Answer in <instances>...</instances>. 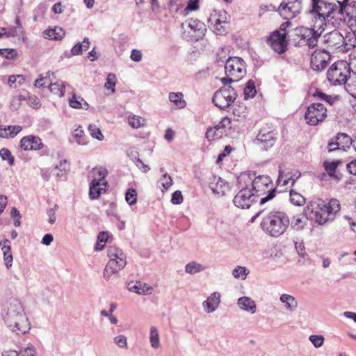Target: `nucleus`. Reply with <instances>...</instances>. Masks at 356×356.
<instances>
[{
    "label": "nucleus",
    "instance_id": "obj_1",
    "mask_svg": "<svg viewBox=\"0 0 356 356\" xmlns=\"http://www.w3.org/2000/svg\"><path fill=\"white\" fill-rule=\"evenodd\" d=\"M237 182H245L257 198L266 195L260 199V205L273 200L276 195V188L273 187V181L268 175L255 177L254 172H243L238 177Z\"/></svg>",
    "mask_w": 356,
    "mask_h": 356
},
{
    "label": "nucleus",
    "instance_id": "obj_2",
    "mask_svg": "<svg viewBox=\"0 0 356 356\" xmlns=\"http://www.w3.org/2000/svg\"><path fill=\"white\" fill-rule=\"evenodd\" d=\"M341 207L338 200L331 199L326 203L321 199L310 201L304 210L307 219L314 220L318 224L323 225L332 221Z\"/></svg>",
    "mask_w": 356,
    "mask_h": 356
},
{
    "label": "nucleus",
    "instance_id": "obj_3",
    "mask_svg": "<svg viewBox=\"0 0 356 356\" xmlns=\"http://www.w3.org/2000/svg\"><path fill=\"white\" fill-rule=\"evenodd\" d=\"M289 225L290 219L286 213L273 211L263 218L261 227L266 234L277 238L286 231Z\"/></svg>",
    "mask_w": 356,
    "mask_h": 356
},
{
    "label": "nucleus",
    "instance_id": "obj_4",
    "mask_svg": "<svg viewBox=\"0 0 356 356\" xmlns=\"http://www.w3.org/2000/svg\"><path fill=\"white\" fill-rule=\"evenodd\" d=\"M4 321L12 331L19 332L17 334H25L30 330L28 318L17 300L14 299L10 302Z\"/></svg>",
    "mask_w": 356,
    "mask_h": 356
},
{
    "label": "nucleus",
    "instance_id": "obj_5",
    "mask_svg": "<svg viewBox=\"0 0 356 356\" xmlns=\"http://www.w3.org/2000/svg\"><path fill=\"white\" fill-rule=\"evenodd\" d=\"M325 30L324 27H316L315 23H312L311 28L297 27L295 29V35L300 38L298 46L306 45L310 49L314 48L317 46L318 40ZM295 46L298 44H295Z\"/></svg>",
    "mask_w": 356,
    "mask_h": 356
},
{
    "label": "nucleus",
    "instance_id": "obj_6",
    "mask_svg": "<svg viewBox=\"0 0 356 356\" xmlns=\"http://www.w3.org/2000/svg\"><path fill=\"white\" fill-rule=\"evenodd\" d=\"M332 3L325 0H310L309 13L312 16V23H315L316 27L325 28V15Z\"/></svg>",
    "mask_w": 356,
    "mask_h": 356
},
{
    "label": "nucleus",
    "instance_id": "obj_7",
    "mask_svg": "<svg viewBox=\"0 0 356 356\" xmlns=\"http://www.w3.org/2000/svg\"><path fill=\"white\" fill-rule=\"evenodd\" d=\"M236 97L237 92L232 86L221 87L215 92L212 102L220 109L225 110L235 101Z\"/></svg>",
    "mask_w": 356,
    "mask_h": 356
},
{
    "label": "nucleus",
    "instance_id": "obj_8",
    "mask_svg": "<svg viewBox=\"0 0 356 356\" xmlns=\"http://www.w3.org/2000/svg\"><path fill=\"white\" fill-rule=\"evenodd\" d=\"M237 183L240 190L234 196L233 203L238 208L249 209L254 202H257V197L245 182Z\"/></svg>",
    "mask_w": 356,
    "mask_h": 356
},
{
    "label": "nucleus",
    "instance_id": "obj_9",
    "mask_svg": "<svg viewBox=\"0 0 356 356\" xmlns=\"http://www.w3.org/2000/svg\"><path fill=\"white\" fill-rule=\"evenodd\" d=\"M225 70L227 76H233L239 81L246 74V65L241 58L229 57L226 61Z\"/></svg>",
    "mask_w": 356,
    "mask_h": 356
},
{
    "label": "nucleus",
    "instance_id": "obj_10",
    "mask_svg": "<svg viewBox=\"0 0 356 356\" xmlns=\"http://www.w3.org/2000/svg\"><path fill=\"white\" fill-rule=\"evenodd\" d=\"M327 117V108L321 103H313L307 107L305 118L309 125L315 126Z\"/></svg>",
    "mask_w": 356,
    "mask_h": 356
},
{
    "label": "nucleus",
    "instance_id": "obj_11",
    "mask_svg": "<svg viewBox=\"0 0 356 356\" xmlns=\"http://www.w3.org/2000/svg\"><path fill=\"white\" fill-rule=\"evenodd\" d=\"M345 9L332 3L325 15V29L331 25L333 28L339 27L345 21Z\"/></svg>",
    "mask_w": 356,
    "mask_h": 356
},
{
    "label": "nucleus",
    "instance_id": "obj_12",
    "mask_svg": "<svg viewBox=\"0 0 356 356\" xmlns=\"http://www.w3.org/2000/svg\"><path fill=\"white\" fill-rule=\"evenodd\" d=\"M302 8V0H282L277 11L283 18L289 20L299 15Z\"/></svg>",
    "mask_w": 356,
    "mask_h": 356
},
{
    "label": "nucleus",
    "instance_id": "obj_13",
    "mask_svg": "<svg viewBox=\"0 0 356 356\" xmlns=\"http://www.w3.org/2000/svg\"><path fill=\"white\" fill-rule=\"evenodd\" d=\"M353 138L347 134L339 132L332 138L327 144L328 152H334L337 149L346 151L353 145Z\"/></svg>",
    "mask_w": 356,
    "mask_h": 356
},
{
    "label": "nucleus",
    "instance_id": "obj_14",
    "mask_svg": "<svg viewBox=\"0 0 356 356\" xmlns=\"http://www.w3.org/2000/svg\"><path fill=\"white\" fill-rule=\"evenodd\" d=\"M266 42L275 52L280 54H284L287 49L286 33L275 31L268 36Z\"/></svg>",
    "mask_w": 356,
    "mask_h": 356
},
{
    "label": "nucleus",
    "instance_id": "obj_15",
    "mask_svg": "<svg viewBox=\"0 0 356 356\" xmlns=\"http://www.w3.org/2000/svg\"><path fill=\"white\" fill-rule=\"evenodd\" d=\"M323 43L331 51H342L346 44L343 36L337 30L332 31L323 35Z\"/></svg>",
    "mask_w": 356,
    "mask_h": 356
},
{
    "label": "nucleus",
    "instance_id": "obj_16",
    "mask_svg": "<svg viewBox=\"0 0 356 356\" xmlns=\"http://www.w3.org/2000/svg\"><path fill=\"white\" fill-rule=\"evenodd\" d=\"M330 59L328 50L315 51L311 58V67L316 72H321L325 69Z\"/></svg>",
    "mask_w": 356,
    "mask_h": 356
},
{
    "label": "nucleus",
    "instance_id": "obj_17",
    "mask_svg": "<svg viewBox=\"0 0 356 356\" xmlns=\"http://www.w3.org/2000/svg\"><path fill=\"white\" fill-rule=\"evenodd\" d=\"M275 134L273 131H266L261 129L256 138L254 143L258 146L261 150H267L273 146L275 142Z\"/></svg>",
    "mask_w": 356,
    "mask_h": 356
},
{
    "label": "nucleus",
    "instance_id": "obj_18",
    "mask_svg": "<svg viewBox=\"0 0 356 356\" xmlns=\"http://www.w3.org/2000/svg\"><path fill=\"white\" fill-rule=\"evenodd\" d=\"M127 264L126 256L116 259H110L104 271V277L108 280L113 275H118V271Z\"/></svg>",
    "mask_w": 356,
    "mask_h": 356
},
{
    "label": "nucleus",
    "instance_id": "obj_19",
    "mask_svg": "<svg viewBox=\"0 0 356 356\" xmlns=\"http://www.w3.org/2000/svg\"><path fill=\"white\" fill-rule=\"evenodd\" d=\"M207 184L212 192L219 196L224 195L229 188V184L227 181L214 175H210L207 178Z\"/></svg>",
    "mask_w": 356,
    "mask_h": 356
},
{
    "label": "nucleus",
    "instance_id": "obj_20",
    "mask_svg": "<svg viewBox=\"0 0 356 356\" xmlns=\"http://www.w3.org/2000/svg\"><path fill=\"white\" fill-rule=\"evenodd\" d=\"M327 78L332 84L337 86L345 83L348 76L343 73V70L339 68L337 63H334L327 72Z\"/></svg>",
    "mask_w": 356,
    "mask_h": 356
},
{
    "label": "nucleus",
    "instance_id": "obj_21",
    "mask_svg": "<svg viewBox=\"0 0 356 356\" xmlns=\"http://www.w3.org/2000/svg\"><path fill=\"white\" fill-rule=\"evenodd\" d=\"M20 147L26 151L38 150L43 147V144L39 137L30 135L21 139Z\"/></svg>",
    "mask_w": 356,
    "mask_h": 356
},
{
    "label": "nucleus",
    "instance_id": "obj_22",
    "mask_svg": "<svg viewBox=\"0 0 356 356\" xmlns=\"http://www.w3.org/2000/svg\"><path fill=\"white\" fill-rule=\"evenodd\" d=\"M107 181L101 182L97 177H94L90 184L89 196L91 200L97 199L103 191H106Z\"/></svg>",
    "mask_w": 356,
    "mask_h": 356
},
{
    "label": "nucleus",
    "instance_id": "obj_23",
    "mask_svg": "<svg viewBox=\"0 0 356 356\" xmlns=\"http://www.w3.org/2000/svg\"><path fill=\"white\" fill-rule=\"evenodd\" d=\"M220 302V294L218 292H213L207 300L202 302L203 307L207 313L213 312Z\"/></svg>",
    "mask_w": 356,
    "mask_h": 356
},
{
    "label": "nucleus",
    "instance_id": "obj_24",
    "mask_svg": "<svg viewBox=\"0 0 356 356\" xmlns=\"http://www.w3.org/2000/svg\"><path fill=\"white\" fill-rule=\"evenodd\" d=\"M128 290L138 294H147L150 293L152 288L148 286L146 283L140 281L130 282L128 284Z\"/></svg>",
    "mask_w": 356,
    "mask_h": 356
},
{
    "label": "nucleus",
    "instance_id": "obj_25",
    "mask_svg": "<svg viewBox=\"0 0 356 356\" xmlns=\"http://www.w3.org/2000/svg\"><path fill=\"white\" fill-rule=\"evenodd\" d=\"M237 304L243 310L250 312L251 314L256 312L257 306L255 302L249 297L243 296L238 298Z\"/></svg>",
    "mask_w": 356,
    "mask_h": 356
},
{
    "label": "nucleus",
    "instance_id": "obj_26",
    "mask_svg": "<svg viewBox=\"0 0 356 356\" xmlns=\"http://www.w3.org/2000/svg\"><path fill=\"white\" fill-rule=\"evenodd\" d=\"M341 163V161L339 160L333 161L332 162L324 161L323 165L325 170L330 177H334L337 179H340L341 178V174H336V170Z\"/></svg>",
    "mask_w": 356,
    "mask_h": 356
},
{
    "label": "nucleus",
    "instance_id": "obj_27",
    "mask_svg": "<svg viewBox=\"0 0 356 356\" xmlns=\"http://www.w3.org/2000/svg\"><path fill=\"white\" fill-rule=\"evenodd\" d=\"M168 97L170 101L175 104L176 108L181 109L186 107V102L183 98L182 92H170Z\"/></svg>",
    "mask_w": 356,
    "mask_h": 356
},
{
    "label": "nucleus",
    "instance_id": "obj_28",
    "mask_svg": "<svg viewBox=\"0 0 356 356\" xmlns=\"http://www.w3.org/2000/svg\"><path fill=\"white\" fill-rule=\"evenodd\" d=\"M280 301L285 304V308L288 311L293 312L298 307L296 298L289 294H282L280 298Z\"/></svg>",
    "mask_w": 356,
    "mask_h": 356
},
{
    "label": "nucleus",
    "instance_id": "obj_29",
    "mask_svg": "<svg viewBox=\"0 0 356 356\" xmlns=\"http://www.w3.org/2000/svg\"><path fill=\"white\" fill-rule=\"evenodd\" d=\"M300 177V172H298V175L295 173L292 175H289L288 174H284V172L280 170L279 177L277 181L278 184L282 183V185L285 186L287 185L290 181H291V185L293 186Z\"/></svg>",
    "mask_w": 356,
    "mask_h": 356
},
{
    "label": "nucleus",
    "instance_id": "obj_30",
    "mask_svg": "<svg viewBox=\"0 0 356 356\" xmlns=\"http://www.w3.org/2000/svg\"><path fill=\"white\" fill-rule=\"evenodd\" d=\"M70 169V163L64 159L61 161L59 165H56L53 170V173L57 177L64 176Z\"/></svg>",
    "mask_w": 356,
    "mask_h": 356
},
{
    "label": "nucleus",
    "instance_id": "obj_31",
    "mask_svg": "<svg viewBox=\"0 0 356 356\" xmlns=\"http://www.w3.org/2000/svg\"><path fill=\"white\" fill-rule=\"evenodd\" d=\"M49 88L54 95H57L59 97H63L65 95V83L61 81H56L54 83H50L49 84Z\"/></svg>",
    "mask_w": 356,
    "mask_h": 356
},
{
    "label": "nucleus",
    "instance_id": "obj_32",
    "mask_svg": "<svg viewBox=\"0 0 356 356\" xmlns=\"http://www.w3.org/2000/svg\"><path fill=\"white\" fill-rule=\"evenodd\" d=\"M45 33L50 39L55 40H61L65 33L63 28L59 26H56L54 29H49L46 31Z\"/></svg>",
    "mask_w": 356,
    "mask_h": 356
},
{
    "label": "nucleus",
    "instance_id": "obj_33",
    "mask_svg": "<svg viewBox=\"0 0 356 356\" xmlns=\"http://www.w3.org/2000/svg\"><path fill=\"white\" fill-rule=\"evenodd\" d=\"M244 98L248 99L253 98L257 94L254 81L249 80L243 89Z\"/></svg>",
    "mask_w": 356,
    "mask_h": 356
},
{
    "label": "nucleus",
    "instance_id": "obj_34",
    "mask_svg": "<svg viewBox=\"0 0 356 356\" xmlns=\"http://www.w3.org/2000/svg\"><path fill=\"white\" fill-rule=\"evenodd\" d=\"M149 341L154 349L159 348L161 346L159 332L156 327L152 326L150 328Z\"/></svg>",
    "mask_w": 356,
    "mask_h": 356
},
{
    "label": "nucleus",
    "instance_id": "obj_35",
    "mask_svg": "<svg viewBox=\"0 0 356 356\" xmlns=\"http://www.w3.org/2000/svg\"><path fill=\"white\" fill-rule=\"evenodd\" d=\"M231 123L230 119L227 117H225L214 127L216 131L220 134V138H222L223 134L225 133L227 128H231Z\"/></svg>",
    "mask_w": 356,
    "mask_h": 356
},
{
    "label": "nucleus",
    "instance_id": "obj_36",
    "mask_svg": "<svg viewBox=\"0 0 356 356\" xmlns=\"http://www.w3.org/2000/svg\"><path fill=\"white\" fill-rule=\"evenodd\" d=\"M204 269H205V267H204L203 266H202L201 264H200L195 261L189 262L185 266L186 273L191 274V275L203 271Z\"/></svg>",
    "mask_w": 356,
    "mask_h": 356
},
{
    "label": "nucleus",
    "instance_id": "obj_37",
    "mask_svg": "<svg viewBox=\"0 0 356 356\" xmlns=\"http://www.w3.org/2000/svg\"><path fill=\"white\" fill-rule=\"evenodd\" d=\"M188 26L195 32H198L200 35H204L206 31L205 24L198 19H191L188 22Z\"/></svg>",
    "mask_w": 356,
    "mask_h": 356
},
{
    "label": "nucleus",
    "instance_id": "obj_38",
    "mask_svg": "<svg viewBox=\"0 0 356 356\" xmlns=\"http://www.w3.org/2000/svg\"><path fill=\"white\" fill-rule=\"evenodd\" d=\"M290 200L293 204L296 206H302L306 202V199L301 194L293 190L290 191Z\"/></svg>",
    "mask_w": 356,
    "mask_h": 356
},
{
    "label": "nucleus",
    "instance_id": "obj_39",
    "mask_svg": "<svg viewBox=\"0 0 356 356\" xmlns=\"http://www.w3.org/2000/svg\"><path fill=\"white\" fill-rule=\"evenodd\" d=\"M24 29L22 24H19V26H15L9 29L8 31H5V35L6 38L10 37H19L23 35Z\"/></svg>",
    "mask_w": 356,
    "mask_h": 356
},
{
    "label": "nucleus",
    "instance_id": "obj_40",
    "mask_svg": "<svg viewBox=\"0 0 356 356\" xmlns=\"http://www.w3.org/2000/svg\"><path fill=\"white\" fill-rule=\"evenodd\" d=\"M82 102H83V104L85 106H86V107L88 106V104L84 101V99L81 97H79L78 98L76 97L75 95H74L72 97V99H70L69 100V105L70 107L73 108H82ZM88 108H86L87 109Z\"/></svg>",
    "mask_w": 356,
    "mask_h": 356
},
{
    "label": "nucleus",
    "instance_id": "obj_41",
    "mask_svg": "<svg viewBox=\"0 0 356 356\" xmlns=\"http://www.w3.org/2000/svg\"><path fill=\"white\" fill-rule=\"evenodd\" d=\"M117 78L115 74L109 73L106 77V81L104 84V87L107 90H111V92H115V86L116 84Z\"/></svg>",
    "mask_w": 356,
    "mask_h": 356
},
{
    "label": "nucleus",
    "instance_id": "obj_42",
    "mask_svg": "<svg viewBox=\"0 0 356 356\" xmlns=\"http://www.w3.org/2000/svg\"><path fill=\"white\" fill-rule=\"evenodd\" d=\"M313 96L318 97L320 99L325 101V102L328 103L330 105L333 104L334 102L337 99V97L326 95L325 93L323 92L321 90H316L314 93Z\"/></svg>",
    "mask_w": 356,
    "mask_h": 356
},
{
    "label": "nucleus",
    "instance_id": "obj_43",
    "mask_svg": "<svg viewBox=\"0 0 356 356\" xmlns=\"http://www.w3.org/2000/svg\"><path fill=\"white\" fill-rule=\"evenodd\" d=\"M125 200L126 202L129 205H134L136 203L137 201V193L136 191L134 188H129L125 193Z\"/></svg>",
    "mask_w": 356,
    "mask_h": 356
},
{
    "label": "nucleus",
    "instance_id": "obj_44",
    "mask_svg": "<svg viewBox=\"0 0 356 356\" xmlns=\"http://www.w3.org/2000/svg\"><path fill=\"white\" fill-rule=\"evenodd\" d=\"M73 137L74 138L76 142L79 145H83L86 144V142L84 138V131L82 129L81 127H79L74 131Z\"/></svg>",
    "mask_w": 356,
    "mask_h": 356
},
{
    "label": "nucleus",
    "instance_id": "obj_45",
    "mask_svg": "<svg viewBox=\"0 0 356 356\" xmlns=\"http://www.w3.org/2000/svg\"><path fill=\"white\" fill-rule=\"evenodd\" d=\"M0 156L3 160H7L10 165H14L15 159L11 152L7 148H1L0 149Z\"/></svg>",
    "mask_w": 356,
    "mask_h": 356
},
{
    "label": "nucleus",
    "instance_id": "obj_46",
    "mask_svg": "<svg viewBox=\"0 0 356 356\" xmlns=\"http://www.w3.org/2000/svg\"><path fill=\"white\" fill-rule=\"evenodd\" d=\"M50 74L54 75V73L51 72H48L46 73V76H43L40 74L39 77L35 81V86L38 88H44L45 87L47 83H49V79Z\"/></svg>",
    "mask_w": 356,
    "mask_h": 356
},
{
    "label": "nucleus",
    "instance_id": "obj_47",
    "mask_svg": "<svg viewBox=\"0 0 356 356\" xmlns=\"http://www.w3.org/2000/svg\"><path fill=\"white\" fill-rule=\"evenodd\" d=\"M0 56L6 59L13 60L17 58V52L15 49H0Z\"/></svg>",
    "mask_w": 356,
    "mask_h": 356
},
{
    "label": "nucleus",
    "instance_id": "obj_48",
    "mask_svg": "<svg viewBox=\"0 0 356 356\" xmlns=\"http://www.w3.org/2000/svg\"><path fill=\"white\" fill-rule=\"evenodd\" d=\"M246 271L247 269L245 267L238 266L233 270L232 275L236 279L241 278L242 280H245L248 275Z\"/></svg>",
    "mask_w": 356,
    "mask_h": 356
},
{
    "label": "nucleus",
    "instance_id": "obj_49",
    "mask_svg": "<svg viewBox=\"0 0 356 356\" xmlns=\"http://www.w3.org/2000/svg\"><path fill=\"white\" fill-rule=\"evenodd\" d=\"M307 225V220H303L302 218L298 216L294 217L291 222V227L297 231L302 230Z\"/></svg>",
    "mask_w": 356,
    "mask_h": 356
},
{
    "label": "nucleus",
    "instance_id": "obj_50",
    "mask_svg": "<svg viewBox=\"0 0 356 356\" xmlns=\"http://www.w3.org/2000/svg\"><path fill=\"white\" fill-rule=\"evenodd\" d=\"M108 256L110 259L120 258V257H125L122 250L116 247H109L107 250Z\"/></svg>",
    "mask_w": 356,
    "mask_h": 356
},
{
    "label": "nucleus",
    "instance_id": "obj_51",
    "mask_svg": "<svg viewBox=\"0 0 356 356\" xmlns=\"http://www.w3.org/2000/svg\"><path fill=\"white\" fill-rule=\"evenodd\" d=\"M88 131L94 138H96L99 140H102L104 139L103 134H102L100 129L97 127V126L94 124H90L88 127Z\"/></svg>",
    "mask_w": 356,
    "mask_h": 356
},
{
    "label": "nucleus",
    "instance_id": "obj_52",
    "mask_svg": "<svg viewBox=\"0 0 356 356\" xmlns=\"http://www.w3.org/2000/svg\"><path fill=\"white\" fill-rule=\"evenodd\" d=\"M205 137L209 140L220 138V134L216 131L215 127H209L205 133Z\"/></svg>",
    "mask_w": 356,
    "mask_h": 356
},
{
    "label": "nucleus",
    "instance_id": "obj_53",
    "mask_svg": "<svg viewBox=\"0 0 356 356\" xmlns=\"http://www.w3.org/2000/svg\"><path fill=\"white\" fill-rule=\"evenodd\" d=\"M114 343L120 348H127V339L124 335H118L113 338Z\"/></svg>",
    "mask_w": 356,
    "mask_h": 356
},
{
    "label": "nucleus",
    "instance_id": "obj_54",
    "mask_svg": "<svg viewBox=\"0 0 356 356\" xmlns=\"http://www.w3.org/2000/svg\"><path fill=\"white\" fill-rule=\"evenodd\" d=\"M145 120L140 117L134 116L129 118V125L135 129L139 128L144 124Z\"/></svg>",
    "mask_w": 356,
    "mask_h": 356
},
{
    "label": "nucleus",
    "instance_id": "obj_55",
    "mask_svg": "<svg viewBox=\"0 0 356 356\" xmlns=\"http://www.w3.org/2000/svg\"><path fill=\"white\" fill-rule=\"evenodd\" d=\"M92 172L95 173V177H97L101 182L106 181L105 180V177L108 175V171L105 168H94Z\"/></svg>",
    "mask_w": 356,
    "mask_h": 356
},
{
    "label": "nucleus",
    "instance_id": "obj_56",
    "mask_svg": "<svg viewBox=\"0 0 356 356\" xmlns=\"http://www.w3.org/2000/svg\"><path fill=\"white\" fill-rule=\"evenodd\" d=\"M309 341L316 348H320L323 346L324 337L322 335H311L309 338Z\"/></svg>",
    "mask_w": 356,
    "mask_h": 356
},
{
    "label": "nucleus",
    "instance_id": "obj_57",
    "mask_svg": "<svg viewBox=\"0 0 356 356\" xmlns=\"http://www.w3.org/2000/svg\"><path fill=\"white\" fill-rule=\"evenodd\" d=\"M58 209V204H54L53 208L47 209V214L49 217L48 222L50 224H54L56 222V211Z\"/></svg>",
    "mask_w": 356,
    "mask_h": 356
},
{
    "label": "nucleus",
    "instance_id": "obj_58",
    "mask_svg": "<svg viewBox=\"0 0 356 356\" xmlns=\"http://www.w3.org/2000/svg\"><path fill=\"white\" fill-rule=\"evenodd\" d=\"M183 202V195L180 191H175L171 197V202L174 204H180Z\"/></svg>",
    "mask_w": 356,
    "mask_h": 356
},
{
    "label": "nucleus",
    "instance_id": "obj_59",
    "mask_svg": "<svg viewBox=\"0 0 356 356\" xmlns=\"http://www.w3.org/2000/svg\"><path fill=\"white\" fill-rule=\"evenodd\" d=\"M27 101L29 105L33 108L37 109L41 106V104L39 99L35 96L29 95Z\"/></svg>",
    "mask_w": 356,
    "mask_h": 356
},
{
    "label": "nucleus",
    "instance_id": "obj_60",
    "mask_svg": "<svg viewBox=\"0 0 356 356\" xmlns=\"http://www.w3.org/2000/svg\"><path fill=\"white\" fill-rule=\"evenodd\" d=\"M3 259L5 261L6 268H9L11 267L13 263V254L11 250L3 252Z\"/></svg>",
    "mask_w": 356,
    "mask_h": 356
},
{
    "label": "nucleus",
    "instance_id": "obj_61",
    "mask_svg": "<svg viewBox=\"0 0 356 356\" xmlns=\"http://www.w3.org/2000/svg\"><path fill=\"white\" fill-rule=\"evenodd\" d=\"M137 167L143 172H148L150 168L148 165H145L141 159L139 158H135V160H134Z\"/></svg>",
    "mask_w": 356,
    "mask_h": 356
},
{
    "label": "nucleus",
    "instance_id": "obj_62",
    "mask_svg": "<svg viewBox=\"0 0 356 356\" xmlns=\"http://www.w3.org/2000/svg\"><path fill=\"white\" fill-rule=\"evenodd\" d=\"M7 129L10 130L8 134L10 138H14L18 133L22 131V127L19 125L15 126H7Z\"/></svg>",
    "mask_w": 356,
    "mask_h": 356
},
{
    "label": "nucleus",
    "instance_id": "obj_63",
    "mask_svg": "<svg viewBox=\"0 0 356 356\" xmlns=\"http://www.w3.org/2000/svg\"><path fill=\"white\" fill-rule=\"evenodd\" d=\"M162 179L165 180V181L162 182V186L165 189L168 190L172 185V179L167 173H165L163 175Z\"/></svg>",
    "mask_w": 356,
    "mask_h": 356
},
{
    "label": "nucleus",
    "instance_id": "obj_64",
    "mask_svg": "<svg viewBox=\"0 0 356 356\" xmlns=\"http://www.w3.org/2000/svg\"><path fill=\"white\" fill-rule=\"evenodd\" d=\"M21 104V98L20 97H14L10 102V107L12 110L16 111L17 110Z\"/></svg>",
    "mask_w": 356,
    "mask_h": 356
}]
</instances>
